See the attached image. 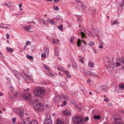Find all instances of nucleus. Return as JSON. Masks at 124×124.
<instances>
[{
    "instance_id": "1",
    "label": "nucleus",
    "mask_w": 124,
    "mask_h": 124,
    "mask_svg": "<svg viewBox=\"0 0 124 124\" xmlns=\"http://www.w3.org/2000/svg\"><path fill=\"white\" fill-rule=\"evenodd\" d=\"M107 60H108L105 63V64L106 65V68L108 69V71L110 74L112 75H115V76H117L118 75L117 74L116 72L113 67L112 66V62L110 61L109 58H108Z\"/></svg>"
},
{
    "instance_id": "2",
    "label": "nucleus",
    "mask_w": 124,
    "mask_h": 124,
    "mask_svg": "<svg viewBox=\"0 0 124 124\" xmlns=\"http://www.w3.org/2000/svg\"><path fill=\"white\" fill-rule=\"evenodd\" d=\"M74 124H84V118L80 116H73L72 119Z\"/></svg>"
},
{
    "instance_id": "3",
    "label": "nucleus",
    "mask_w": 124,
    "mask_h": 124,
    "mask_svg": "<svg viewBox=\"0 0 124 124\" xmlns=\"http://www.w3.org/2000/svg\"><path fill=\"white\" fill-rule=\"evenodd\" d=\"M46 91L41 88H38L33 91L34 95L38 98H41L46 93Z\"/></svg>"
},
{
    "instance_id": "4",
    "label": "nucleus",
    "mask_w": 124,
    "mask_h": 124,
    "mask_svg": "<svg viewBox=\"0 0 124 124\" xmlns=\"http://www.w3.org/2000/svg\"><path fill=\"white\" fill-rule=\"evenodd\" d=\"M43 104L40 103L38 100L34 101L33 103V106L35 110L38 112H41L43 111Z\"/></svg>"
},
{
    "instance_id": "5",
    "label": "nucleus",
    "mask_w": 124,
    "mask_h": 124,
    "mask_svg": "<svg viewBox=\"0 0 124 124\" xmlns=\"http://www.w3.org/2000/svg\"><path fill=\"white\" fill-rule=\"evenodd\" d=\"M116 67L119 70L123 69L124 68V59L122 58L120 60H117L116 63Z\"/></svg>"
},
{
    "instance_id": "6",
    "label": "nucleus",
    "mask_w": 124,
    "mask_h": 124,
    "mask_svg": "<svg viewBox=\"0 0 124 124\" xmlns=\"http://www.w3.org/2000/svg\"><path fill=\"white\" fill-rule=\"evenodd\" d=\"M52 121L51 116L47 115L46 116L43 124H52Z\"/></svg>"
},
{
    "instance_id": "7",
    "label": "nucleus",
    "mask_w": 124,
    "mask_h": 124,
    "mask_svg": "<svg viewBox=\"0 0 124 124\" xmlns=\"http://www.w3.org/2000/svg\"><path fill=\"white\" fill-rule=\"evenodd\" d=\"M99 89L103 92H106L108 89V87L107 85L104 84L103 85L100 86Z\"/></svg>"
},
{
    "instance_id": "8",
    "label": "nucleus",
    "mask_w": 124,
    "mask_h": 124,
    "mask_svg": "<svg viewBox=\"0 0 124 124\" xmlns=\"http://www.w3.org/2000/svg\"><path fill=\"white\" fill-rule=\"evenodd\" d=\"M31 95L30 93H24L23 94V96L25 100L28 101L30 98Z\"/></svg>"
},
{
    "instance_id": "9",
    "label": "nucleus",
    "mask_w": 124,
    "mask_h": 124,
    "mask_svg": "<svg viewBox=\"0 0 124 124\" xmlns=\"http://www.w3.org/2000/svg\"><path fill=\"white\" fill-rule=\"evenodd\" d=\"M61 96V95H58L54 98L53 100L54 102L56 103V102H57L58 101H62L63 99H62Z\"/></svg>"
},
{
    "instance_id": "10",
    "label": "nucleus",
    "mask_w": 124,
    "mask_h": 124,
    "mask_svg": "<svg viewBox=\"0 0 124 124\" xmlns=\"http://www.w3.org/2000/svg\"><path fill=\"white\" fill-rule=\"evenodd\" d=\"M83 70L84 73L85 75H89L93 76H96V74L94 72H91L85 70L84 69Z\"/></svg>"
},
{
    "instance_id": "11",
    "label": "nucleus",
    "mask_w": 124,
    "mask_h": 124,
    "mask_svg": "<svg viewBox=\"0 0 124 124\" xmlns=\"http://www.w3.org/2000/svg\"><path fill=\"white\" fill-rule=\"evenodd\" d=\"M49 19L46 17H44L43 19H41V20H43V24L45 25H48V22Z\"/></svg>"
},
{
    "instance_id": "12",
    "label": "nucleus",
    "mask_w": 124,
    "mask_h": 124,
    "mask_svg": "<svg viewBox=\"0 0 124 124\" xmlns=\"http://www.w3.org/2000/svg\"><path fill=\"white\" fill-rule=\"evenodd\" d=\"M81 41L83 42L85 45H87L86 42L84 40H81L79 39H78L77 42L78 46V47H79L80 46V45L82 44Z\"/></svg>"
},
{
    "instance_id": "13",
    "label": "nucleus",
    "mask_w": 124,
    "mask_h": 124,
    "mask_svg": "<svg viewBox=\"0 0 124 124\" xmlns=\"http://www.w3.org/2000/svg\"><path fill=\"white\" fill-rule=\"evenodd\" d=\"M63 114L65 116H70V113L68 110L66 109L62 112Z\"/></svg>"
},
{
    "instance_id": "14",
    "label": "nucleus",
    "mask_w": 124,
    "mask_h": 124,
    "mask_svg": "<svg viewBox=\"0 0 124 124\" xmlns=\"http://www.w3.org/2000/svg\"><path fill=\"white\" fill-rule=\"evenodd\" d=\"M51 41L53 44L55 45H56L58 43L57 42H59L60 40L59 39H51Z\"/></svg>"
},
{
    "instance_id": "15",
    "label": "nucleus",
    "mask_w": 124,
    "mask_h": 124,
    "mask_svg": "<svg viewBox=\"0 0 124 124\" xmlns=\"http://www.w3.org/2000/svg\"><path fill=\"white\" fill-rule=\"evenodd\" d=\"M19 112H18V114L21 117H22L23 116V111L21 109H19Z\"/></svg>"
},
{
    "instance_id": "16",
    "label": "nucleus",
    "mask_w": 124,
    "mask_h": 124,
    "mask_svg": "<svg viewBox=\"0 0 124 124\" xmlns=\"http://www.w3.org/2000/svg\"><path fill=\"white\" fill-rule=\"evenodd\" d=\"M15 76L18 79H19V78H21V77H22V76H21V74L18 72V73H16V74L15 75Z\"/></svg>"
},
{
    "instance_id": "17",
    "label": "nucleus",
    "mask_w": 124,
    "mask_h": 124,
    "mask_svg": "<svg viewBox=\"0 0 124 124\" xmlns=\"http://www.w3.org/2000/svg\"><path fill=\"white\" fill-rule=\"evenodd\" d=\"M94 64L92 62H89L88 63V66L91 68H92L94 66Z\"/></svg>"
},
{
    "instance_id": "18",
    "label": "nucleus",
    "mask_w": 124,
    "mask_h": 124,
    "mask_svg": "<svg viewBox=\"0 0 124 124\" xmlns=\"http://www.w3.org/2000/svg\"><path fill=\"white\" fill-rule=\"evenodd\" d=\"M30 124H38L36 120L35 119L32 120L31 122H29Z\"/></svg>"
},
{
    "instance_id": "19",
    "label": "nucleus",
    "mask_w": 124,
    "mask_h": 124,
    "mask_svg": "<svg viewBox=\"0 0 124 124\" xmlns=\"http://www.w3.org/2000/svg\"><path fill=\"white\" fill-rule=\"evenodd\" d=\"M23 73L24 75V76H23L24 77L23 78H24V79L25 80H26L27 79L29 76H28L27 74V73H25L24 71H23Z\"/></svg>"
},
{
    "instance_id": "20",
    "label": "nucleus",
    "mask_w": 124,
    "mask_h": 124,
    "mask_svg": "<svg viewBox=\"0 0 124 124\" xmlns=\"http://www.w3.org/2000/svg\"><path fill=\"white\" fill-rule=\"evenodd\" d=\"M119 119V118H114V121L117 123L116 124H122L123 123L121 122H119L118 123L117 122H119L118 120Z\"/></svg>"
},
{
    "instance_id": "21",
    "label": "nucleus",
    "mask_w": 124,
    "mask_h": 124,
    "mask_svg": "<svg viewBox=\"0 0 124 124\" xmlns=\"http://www.w3.org/2000/svg\"><path fill=\"white\" fill-rule=\"evenodd\" d=\"M31 25H29V26L27 27H24L23 28L26 31H29V30L31 29Z\"/></svg>"
},
{
    "instance_id": "22",
    "label": "nucleus",
    "mask_w": 124,
    "mask_h": 124,
    "mask_svg": "<svg viewBox=\"0 0 124 124\" xmlns=\"http://www.w3.org/2000/svg\"><path fill=\"white\" fill-rule=\"evenodd\" d=\"M65 73L67 77L70 78H71V76L68 71H66Z\"/></svg>"
},
{
    "instance_id": "23",
    "label": "nucleus",
    "mask_w": 124,
    "mask_h": 124,
    "mask_svg": "<svg viewBox=\"0 0 124 124\" xmlns=\"http://www.w3.org/2000/svg\"><path fill=\"white\" fill-rule=\"evenodd\" d=\"M94 119H100L101 118V116L100 115H95L94 116Z\"/></svg>"
},
{
    "instance_id": "24",
    "label": "nucleus",
    "mask_w": 124,
    "mask_h": 124,
    "mask_svg": "<svg viewBox=\"0 0 124 124\" xmlns=\"http://www.w3.org/2000/svg\"><path fill=\"white\" fill-rule=\"evenodd\" d=\"M6 50L9 52H12L13 51V49L8 47H7L6 48Z\"/></svg>"
},
{
    "instance_id": "25",
    "label": "nucleus",
    "mask_w": 124,
    "mask_h": 124,
    "mask_svg": "<svg viewBox=\"0 0 124 124\" xmlns=\"http://www.w3.org/2000/svg\"><path fill=\"white\" fill-rule=\"evenodd\" d=\"M61 98H62V99H66V98H68V96L67 95H61Z\"/></svg>"
},
{
    "instance_id": "26",
    "label": "nucleus",
    "mask_w": 124,
    "mask_h": 124,
    "mask_svg": "<svg viewBox=\"0 0 124 124\" xmlns=\"http://www.w3.org/2000/svg\"><path fill=\"white\" fill-rule=\"evenodd\" d=\"M56 19L57 20H60L61 19V17L59 15H58L56 17Z\"/></svg>"
},
{
    "instance_id": "27",
    "label": "nucleus",
    "mask_w": 124,
    "mask_h": 124,
    "mask_svg": "<svg viewBox=\"0 0 124 124\" xmlns=\"http://www.w3.org/2000/svg\"><path fill=\"white\" fill-rule=\"evenodd\" d=\"M27 58L30 59H32L33 58V57L32 56L29 55H28L27 56Z\"/></svg>"
},
{
    "instance_id": "28",
    "label": "nucleus",
    "mask_w": 124,
    "mask_h": 124,
    "mask_svg": "<svg viewBox=\"0 0 124 124\" xmlns=\"http://www.w3.org/2000/svg\"><path fill=\"white\" fill-rule=\"evenodd\" d=\"M59 54V52L58 50L56 49L55 51V54L57 56H58Z\"/></svg>"
},
{
    "instance_id": "29",
    "label": "nucleus",
    "mask_w": 124,
    "mask_h": 124,
    "mask_svg": "<svg viewBox=\"0 0 124 124\" xmlns=\"http://www.w3.org/2000/svg\"><path fill=\"white\" fill-rule=\"evenodd\" d=\"M72 64V67L73 68H76V64L75 62H74Z\"/></svg>"
},
{
    "instance_id": "30",
    "label": "nucleus",
    "mask_w": 124,
    "mask_h": 124,
    "mask_svg": "<svg viewBox=\"0 0 124 124\" xmlns=\"http://www.w3.org/2000/svg\"><path fill=\"white\" fill-rule=\"evenodd\" d=\"M92 13L93 15H95L96 12V11L95 9H92Z\"/></svg>"
},
{
    "instance_id": "31",
    "label": "nucleus",
    "mask_w": 124,
    "mask_h": 124,
    "mask_svg": "<svg viewBox=\"0 0 124 124\" xmlns=\"http://www.w3.org/2000/svg\"><path fill=\"white\" fill-rule=\"evenodd\" d=\"M56 124H63L62 121L58 120H57V123H56Z\"/></svg>"
},
{
    "instance_id": "32",
    "label": "nucleus",
    "mask_w": 124,
    "mask_h": 124,
    "mask_svg": "<svg viewBox=\"0 0 124 124\" xmlns=\"http://www.w3.org/2000/svg\"><path fill=\"white\" fill-rule=\"evenodd\" d=\"M112 23L114 24H116L118 23V22L116 21H112Z\"/></svg>"
},
{
    "instance_id": "33",
    "label": "nucleus",
    "mask_w": 124,
    "mask_h": 124,
    "mask_svg": "<svg viewBox=\"0 0 124 124\" xmlns=\"http://www.w3.org/2000/svg\"><path fill=\"white\" fill-rule=\"evenodd\" d=\"M26 121H27V123L25 121H23L22 122V123H21V124H30V123L29 124L28 121L27 120H26Z\"/></svg>"
},
{
    "instance_id": "34",
    "label": "nucleus",
    "mask_w": 124,
    "mask_h": 124,
    "mask_svg": "<svg viewBox=\"0 0 124 124\" xmlns=\"http://www.w3.org/2000/svg\"><path fill=\"white\" fill-rule=\"evenodd\" d=\"M44 67L47 70H50V68L48 67L45 64V65L44 66Z\"/></svg>"
},
{
    "instance_id": "35",
    "label": "nucleus",
    "mask_w": 124,
    "mask_h": 124,
    "mask_svg": "<svg viewBox=\"0 0 124 124\" xmlns=\"http://www.w3.org/2000/svg\"><path fill=\"white\" fill-rule=\"evenodd\" d=\"M27 79H28L29 80H31V81L32 82H33L34 81V80L33 79V78L31 77H30V76H28Z\"/></svg>"
},
{
    "instance_id": "36",
    "label": "nucleus",
    "mask_w": 124,
    "mask_h": 124,
    "mask_svg": "<svg viewBox=\"0 0 124 124\" xmlns=\"http://www.w3.org/2000/svg\"><path fill=\"white\" fill-rule=\"evenodd\" d=\"M119 87L120 88H121L122 89L124 88V84H123L120 85L119 86Z\"/></svg>"
},
{
    "instance_id": "37",
    "label": "nucleus",
    "mask_w": 124,
    "mask_h": 124,
    "mask_svg": "<svg viewBox=\"0 0 124 124\" xmlns=\"http://www.w3.org/2000/svg\"><path fill=\"white\" fill-rule=\"evenodd\" d=\"M9 89L11 92H13L14 90L13 87L12 86L9 87Z\"/></svg>"
},
{
    "instance_id": "38",
    "label": "nucleus",
    "mask_w": 124,
    "mask_h": 124,
    "mask_svg": "<svg viewBox=\"0 0 124 124\" xmlns=\"http://www.w3.org/2000/svg\"><path fill=\"white\" fill-rule=\"evenodd\" d=\"M74 38L73 37H72L70 39V42L72 44H74V43H73V42L74 40Z\"/></svg>"
},
{
    "instance_id": "39",
    "label": "nucleus",
    "mask_w": 124,
    "mask_h": 124,
    "mask_svg": "<svg viewBox=\"0 0 124 124\" xmlns=\"http://www.w3.org/2000/svg\"><path fill=\"white\" fill-rule=\"evenodd\" d=\"M58 28L60 30H62L63 29V26L62 25H60L59 26Z\"/></svg>"
},
{
    "instance_id": "40",
    "label": "nucleus",
    "mask_w": 124,
    "mask_h": 124,
    "mask_svg": "<svg viewBox=\"0 0 124 124\" xmlns=\"http://www.w3.org/2000/svg\"><path fill=\"white\" fill-rule=\"evenodd\" d=\"M41 56L42 57L44 58H45L46 56V54L44 53H42Z\"/></svg>"
},
{
    "instance_id": "41",
    "label": "nucleus",
    "mask_w": 124,
    "mask_h": 124,
    "mask_svg": "<svg viewBox=\"0 0 124 124\" xmlns=\"http://www.w3.org/2000/svg\"><path fill=\"white\" fill-rule=\"evenodd\" d=\"M79 89L81 91H84L85 89L82 86H81L79 87Z\"/></svg>"
},
{
    "instance_id": "42",
    "label": "nucleus",
    "mask_w": 124,
    "mask_h": 124,
    "mask_svg": "<svg viewBox=\"0 0 124 124\" xmlns=\"http://www.w3.org/2000/svg\"><path fill=\"white\" fill-rule=\"evenodd\" d=\"M53 8L54 9L56 10H58L59 9L58 6H56L54 7Z\"/></svg>"
},
{
    "instance_id": "43",
    "label": "nucleus",
    "mask_w": 124,
    "mask_h": 124,
    "mask_svg": "<svg viewBox=\"0 0 124 124\" xmlns=\"http://www.w3.org/2000/svg\"><path fill=\"white\" fill-rule=\"evenodd\" d=\"M16 119L15 118H13L12 119V123L13 124L14 123L16 122Z\"/></svg>"
},
{
    "instance_id": "44",
    "label": "nucleus",
    "mask_w": 124,
    "mask_h": 124,
    "mask_svg": "<svg viewBox=\"0 0 124 124\" xmlns=\"http://www.w3.org/2000/svg\"><path fill=\"white\" fill-rule=\"evenodd\" d=\"M44 50L45 51V52L47 53L49 52V49L47 48H46V49H44Z\"/></svg>"
},
{
    "instance_id": "45",
    "label": "nucleus",
    "mask_w": 124,
    "mask_h": 124,
    "mask_svg": "<svg viewBox=\"0 0 124 124\" xmlns=\"http://www.w3.org/2000/svg\"><path fill=\"white\" fill-rule=\"evenodd\" d=\"M6 38L7 39H8L10 38V35L8 33H7L6 35Z\"/></svg>"
},
{
    "instance_id": "46",
    "label": "nucleus",
    "mask_w": 124,
    "mask_h": 124,
    "mask_svg": "<svg viewBox=\"0 0 124 124\" xmlns=\"http://www.w3.org/2000/svg\"><path fill=\"white\" fill-rule=\"evenodd\" d=\"M81 35L83 37H85V34L83 32H81Z\"/></svg>"
},
{
    "instance_id": "47",
    "label": "nucleus",
    "mask_w": 124,
    "mask_h": 124,
    "mask_svg": "<svg viewBox=\"0 0 124 124\" xmlns=\"http://www.w3.org/2000/svg\"><path fill=\"white\" fill-rule=\"evenodd\" d=\"M47 74L50 77H51L53 75V74H51L50 72H48Z\"/></svg>"
},
{
    "instance_id": "48",
    "label": "nucleus",
    "mask_w": 124,
    "mask_h": 124,
    "mask_svg": "<svg viewBox=\"0 0 124 124\" xmlns=\"http://www.w3.org/2000/svg\"><path fill=\"white\" fill-rule=\"evenodd\" d=\"M88 44L89 45L91 46L93 44V42L92 41H90L88 43Z\"/></svg>"
},
{
    "instance_id": "49",
    "label": "nucleus",
    "mask_w": 124,
    "mask_h": 124,
    "mask_svg": "<svg viewBox=\"0 0 124 124\" xmlns=\"http://www.w3.org/2000/svg\"><path fill=\"white\" fill-rule=\"evenodd\" d=\"M49 21L50 23L52 24H54V22L53 20H50Z\"/></svg>"
},
{
    "instance_id": "50",
    "label": "nucleus",
    "mask_w": 124,
    "mask_h": 124,
    "mask_svg": "<svg viewBox=\"0 0 124 124\" xmlns=\"http://www.w3.org/2000/svg\"><path fill=\"white\" fill-rule=\"evenodd\" d=\"M7 28H8V27H7L3 25H2L1 28L7 29Z\"/></svg>"
},
{
    "instance_id": "51",
    "label": "nucleus",
    "mask_w": 124,
    "mask_h": 124,
    "mask_svg": "<svg viewBox=\"0 0 124 124\" xmlns=\"http://www.w3.org/2000/svg\"><path fill=\"white\" fill-rule=\"evenodd\" d=\"M104 101L106 102H108V98H104Z\"/></svg>"
},
{
    "instance_id": "52",
    "label": "nucleus",
    "mask_w": 124,
    "mask_h": 124,
    "mask_svg": "<svg viewBox=\"0 0 124 124\" xmlns=\"http://www.w3.org/2000/svg\"><path fill=\"white\" fill-rule=\"evenodd\" d=\"M89 119V117H87V116H85V121H87Z\"/></svg>"
},
{
    "instance_id": "53",
    "label": "nucleus",
    "mask_w": 124,
    "mask_h": 124,
    "mask_svg": "<svg viewBox=\"0 0 124 124\" xmlns=\"http://www.w3.org/2000/svg\"><path fill=\"white\" fill-rule=\"evenodd\" d=\"M13 73L14 74H15V75H16V73H18V72H17V71L16 70H14V71H13Z\"/></svg>"
},
{
    "instance_id": "54",
    "label": "nucleus",
    "mask_w": 124,
    "mask_h": 124,
    "mask_svg": "<svg viewBox=\"0 0 124 124\" xmlns=\"http://www.w3.org/2000/svg\"><path fill=\"white\" fill-rule=\"evenodd\" d=\"M19 93L18 92H17L15 93V96H17L19 95Z\"/></svg>"
},
{
    "instance_id": "55",
    "label": "nucleus",
    "mask_w": 124,
    "mask_h": 124,
    "mask_svg": "<svg viewBox=\"0 0 124 124\" xmlns=\"http://www.w3.org/2000/svg\"><path fill=\"white\" fill-rule=\"evenodd\" d=\"M31 44V42L29 41H26V44L27 45H30Z\"/></svg>"
},
{
    "instance_id": "56",
    "label": "nucleus",
    "mask_w": 124,
    "mask_h": 124,
    "mask_svg": "<svg viewBox=\"0 0 124 124\" xmlns=\"http://www.w3.org/2000/svg\"><path fill=\"white\" fill-rule=\"evenodd\" d=\"M63 105L64 106H65L67 104V103L66 102V101H64L63 102Z\"/></svg>"
},
{
    "instance_id": "57",
    "label": "nucleus",
    "mask_w": 124,
    "mask_h": 124,
    "mask_svg": "<svg viewBox=\"0 0 124 124\" xmlns=\"http://www.w3.org/2000/svg\"><path fill=\"white\" fill-rule=\"evenodd\" d=\"M76 1L78 3H79L80 2L81 4H84L80 2V0H76Z\"/></svg>"
},
{
    "instance_id": "58",
    "label": "nucleus",
    "mask_w": 124,
    "mask_h": 124,
    "mask_svg": "<svg viewBox=\"0 0 124 124\" xmlns=\"http://www.w3.org/2000/svg\"><path fill=\"white\" fill-rule=\"evenodd\" d=\"M28 23H33V24H35V22H34L33 21H29L28 22Z\"/></svg>"
},
{
    "instance_id": "59",
    "label": "nucleus",
    "mask_w": 124,
    "mask_h": 124,
    "mask_svg": "<svg viewBox=\"0 0 124 124\" xmlns=\"http://www.w3.org/2000/svg\"><path fill=\"white\" fill-rule=\"evenodd\" d=\"M22 3H20V4H18V5L19 8H21L22 7Z\"/></svg>"
},
{
    "instance_id": "60",
    "label": "nucleus",
    "mask_w": 124,
    "mask_h": 124,
    "mask_svg": "<svg viewBox=\"0 0 124 124\" xmlns=\"http://www.w3.org/2000/svg\"><path fill=\"white\" fill-rule=\"evenodd\" d=\"M41 19H39L38 20L39 21V23H40L43 22V20H41Z\"/></svg>"
},
{
    "instance_id": "61",
    "label": "nucleus",
    "mask_w": 124,
    "mask_h": 124,
    "mask_svg": "<svg viewBox=\"0 0 124 124\" xmlns=\"http://www.w3.org/2000/svg\"><path fill=\"white\" fill-rule=\"evenodd\" d=\"M82 49L83 50L85 51H86V49L85 46H83Z\"/></svg>"
},
{
    "instance_id": "62",
    "label": "nucleus",
    "mask_w": 124,
    "mask_h": 124,
    "mask_svg": "<svg viewBox=\"0 0 124 124\" xmlns=\"http://www.w3.org/2000/svg\"><path fill=\"white\" fill-rule=\"evenodd\" d=\"M79 61L80 62H81L82 63H83L84 62V61H83V60H82L81 59H79Z\"/></svg>"
},
{
    "instance_id": "63",
    "label": "nucleus",
    "mask_w": 124,
    "mask_h": 124,
    "mask_svg": "<svg viewBox=\"0 0 124 124\" xmlns=\"http://www.w3.org/2000/svg\"><path fill=\"white\" fill-rule=\"evenodd\" d=\"M54 0L55 2L57 3L59 2V0Z\"/></svg>"
},
{
    "instance_id": "64",
    "label": "nucleus",
    "mask_w": 124,
    "mask_h": 124,
    "mask_svg": "<svg viewBox=\"0 0 124 124\" xmlns=\"http://www.w3.org/2000/svg\"><path fill=\"white\" fill-rule=\"evenodd\" d=\"M103 124H110L107 122H105L103 123Z\"/></svg>"
}]
</instances>
